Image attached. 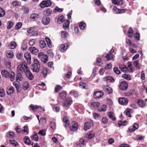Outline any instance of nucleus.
<instances>
[{
    "instance_id": "nucleus-49",
    "label": "nucleus",
    "mask_w": 147,
    "mask_h": 147,
    "mask_svg": "<svg viewBox=\"0 0 147 147\" xmlns=\"http://www.w3.org/2000/svg\"><path fill=\"white\" fill-rule=\"evenodd\" d=\"M13 25V23L11 21L8 22L7 24V28L8 29H10L12 26Z\"/></svg>"
},
{
    "instance_id": "nucleus-29",
    "label": "nucleus",
    "mask_w": 147,
    "mask_h": 147,
    "mask_svg": "<svg viewBox=\"0 0 147 147\" xmlns=\"http://www.w3.org/2000/svg\"><path fill=\"white\" fill-rule=\"evenodd\" d=\"M103 79L105 81H109L110 82H112L114 81V79L111 76H105L103 78Z\"/></svg>"
},
{
    "instance_id": "nucleus-48",
    "label": "nucleus",
    "mask_w": 147,
    "mask_h": 147,
    "mask_svg": "<svg viewBox=\"0 0 147 147\" xmlns=\"http://www.w3.org/2000/svg\"><path fill=\"white\" fill-rule=\"evenodd\" d=\"M13 84L14 86L16 88L17 92H19L20 90V86L18 84H16V83L15 82L13 83Z\"/></svg>"
},
{
    "instance_id": "nucleus-28",
    "label": "nucleus",
    "mask_w": 147,
    "mask_h": 147,
    "mask_svg": "<svg viewBox=\"0 0 147 147\" xmlns=\"http://www.w3.org/2000/svg\"><path fill=\"white\" fill-rule=\"evenodd\" d=\"M16 44L14 41H12L9 45V48L11 49H14L16 47Z\"/></svg>"
},
{
    "instance_id": "nucleus-19",
    "label": "nucleus",
    "mask_w": 147,
    "mask_h": 147,
    "mask_svg": "<svg viewBox=\"0 0 147 147\" xmlns=\"http://www.w3.org/2000/svg\"><path fill=\"white\" fill-rule=\"evenodd\" d=\"M79 141L81 142V143L79 142L76 143L74 144V147H81V144L83 145L84 144V142L85 141L83 138H80Z\"/></svg>"
},
{
    "instance_id": "nucleus-11",
    "label": "nucleus",
    "mask_w": 147,
    "mask_h": 147,
    "mask_svg": "<svg viewBox=\"0 0 147 147\" xmlns=\"http://www.w3.org/2000/svg\"><path fill=\"white\" fill-rule=\"evenodd\" d=\"M24 73L26 75V77L30 80H33L34 76L32 74L30 71L29 69H28Z\"/></svg>"
},
{
    "instance_id": "nucleus-17",
    "label": "nucleus",
    "mask_w": 147,
    "mask_h": 147,
    "mask_svg": "<svg viewBox=\"0 0 147 147\" xmlns=\"http://www.w3.org/2000/svg\"><path fill=\"white\" fill-rule=\"evenodd\" d=\"M136 102L139 106L141 107H144L146 105V102L141 99L137 100Z\"/></svg>"
},
{
    "instance_id": "nucleus-51",
    "label": "nucleus",
    "mask_w": 147,
    "mask_h": 147,
    "mask_svg": "<svg viewBox=\"0 0 147 147\" xmlns=\"http://www.w3.org/2000/svg\"><path fill=\"white\" fill-rule=\"evenodd\" d=\"M86 26V24L83 22L81 23L79 25V27L82 30H83L84 29Z\"/></svg>"
},
{
    "instance_id": "nucleus-44",
    "label": "nucleus",
    "mask_w": 147,
    "mask_h": 147,
    "mask_svg": "<svg viewBox=\"0 0 147 147\" xmlns=\"http://www.w3.org/2000/svg\"><path fill=\"white\" fill-rule=\"evenodd\" d=\"M64 21V17L63 16L59 17L58 19V23L60 24L63 23Z\"/></svg>"
},
{
    "instance_id": "nucleus-57",
    "label": "nucleus",
    "mask_w": 147,
    "mask_h": 147,
    "mask_svg": "<svg viewBox=\"0 0 147 147\" xmlns=\"http://www.w3.org/2000/svg\"><path fill=\"white\" fill-rule=\"evenodd\" d=\"M50 127L53 129H55L56 127L55 122L54 121L51 122Z\"/></svg>"
},
{
    "instance_id": "nucleus-37",
    "label": "nucleus",
    "mask_w": 147,
    "mask_h": 147,
    "mask_svg": "<svg viewBox=\"0 0 147 147\" xmlns=\"http://www.w3.org/2000/svg\"><path fill=\"white\" fill-rule=\"evenodd\" d=\"M106 110V106L105 105H103L100 106L98 109V110L100 111H105Z\"/></svg>"
},
{
    "instance_id": "nucleus-47",
    "label": "nucleus",
    "mask_w": 147,
    "mask_h": 147,
    "mask_svg": "<svg viewBox=\"0 0 147 147\" xmlns=\"http://www.w3.org/2000/svg\"><path fill=\"white\" fill-rule=\"evenodd\" d=\"M5 12L4 10L2 8L0 7V17H3L4 16Z\"/></svg>"
},
{
    "instance_id": "nucleus-18",
    "label": "nucleus",
    "mask_w": 147,
    "mask_h": 147,
    "mask_svg": "<svg viewBox=\"0 0 147 147\" xmlns=\"http://www.w3.org/2000/svg\"><path fill=\"white\" fill-rule=\"evenodd\" d=\"M29 107L32 110L34 111H36L37 110L38 108L39 107L40 108L42 111H45L44 109L42 108L41 106H38L37 105H33L31 104L30 105Z\"/></svg>"
},
{
    "instance_id": "nucleus-6",
    "label": "nucleus",
    "mask_w": 147,
    "mask_h": 147,
    "mask_svg": "<svg viewBox=\"0 0 147 147\" xmlns=\"http://www.w3.org/2000/svg\"><path fill=\"white\" fill-rule=\"evenodd\" d=\"M128 85L127 82L122 81L120 84L119 86V88L121 90H125L127 88Z\"/></svg>"
},
{
    "instance_id": "nucleus-54",
    "label": "nucleus",
    "mask_w": 147,
    "mask_h": 147,
    "mask_svg": "<svg viewBox=\"0 0 147 147\" xmlns=\"http://www.w3.org/2000/svg\"><path fill=\"white\" fill-rule=\"evenodd\" d=\"M23 57V54L20 52H18L17 54L16 57L19 59H21Z\"/></svg>"
},
{
    "instance_id": "nucleus-16",
    "label": "nucleus",
    "mask_w": 147,
    "mask_h": 147,
    "mask_svg": "<svg viewBox=\"0 0 147 147\" xmlns=\"http://www.w3.org/2000/svg\"><path fill=\"white\" fill-rule=\"evenodd\" d=\"M69 45V42H67L66 44L61 45L60 47V50L62 52L66 51Z\"/></svg>"
},
{
    "instance_id": "nucleus-38",
    "label": "nucleus",
    "mask_w": 147,
    "mask_h": 147,
    "mask_svg": "<svg viewBox=\"0 0 147 147\" xmlns=\"http://www.w3.org/2000/svg\"><path fill=\"white\" fill-rule=\"evenodd\" d=\"M100 105V103L98 102H94L91 103L92 106L94 107V108L98 107Z\"/></svg>"
},
{
    "instance_id": "nucleus-25",
    "label": "nucleus",
    "mask_w": 147,
    "mask_h": 147,
    "mask_svg": "<svg viewBox=\"0 0 147 147\" xmlns=\"http://www.w3.org/2000/svg\"><path fill=\"white\" fill-rule=\"evenodd\" d=\"M9 75H8V78H9L11 81H13L15 78V73L11 71L9 72Z\"/></svg>"
},
{
    "instance_id": "nucleus-55",
    "label": "nucleus",
    "mask_w": 147,
    "mask_h": 147,
    "mask_svg": "<svg viewBox=\"0 0 147 147\" xmlns=\"http://www.w3.org/2000/svg\"><path fill=\"white\" fill-rule=\"evenodd\" d=\"M22 24L21 22L18 23L16 26V28L18 30L22 26Z\"/></svg>"
},
{
    "instance_id": "nucleus-10",
    "label": "nucleus",
    "mask_w": 147,
    "mask_h": 147,
    "mask_svg": "<svg viewBox=\"0 0 147 147\" xmlns=\"http://www.w3.org/2000/svg\"><path fill=\"white\" fill-rule=\"evenodd\" d=\"M118 101L120 104L124 105H126L128 102V100L125 98H120Z\"/></svg>"
},
{
    "instance_id": "nucleus-4",
    "label": "nucleus",
    "mask_w": 147,
    "mask_h": 147,
    "mask_svg": "<svg viewBox=\"0 0 147 147\" xmlns=\"http://www.w3.org/2000/svg\"><path fill=\"white\" fill-rule=\"evenodd\" d=\"M78 127V123L75 121L71 122L69 126L70 130L71 131H75L77 130Z\"/></svg>"
},
{
    "instance_id": "nucleus-14",
    "label": "nucleus",
    "mask_w": 147,
    "mask_h": 147,
    "mask_svg": "<svg viewBox=\"0 0 147 147\" xmlns=\"http://www.w3.org/2000/svg\"><path fill=\"white\" fill-rule=\"evenodd\" d=\"M102 88L104 90L107 92L109 94H111L113 92L112 89L108 86L102 85Z\"/></svg>"
},
{
    "instance_id": "nucleus-27",
    "label": "nucleus",
    "mask_w": 147,
    "mask_h": 147,
    "mask_svg": "<svg viewBox=\"0 0 147 147\" xmlns=\"http://www.w3.org/2000/svg\"><path fill=\"white\" fill-rule=\"evenodd\" d=\"M9 72H8L7 70H4L2 71L1 74L5 78H8V75H9Z\"/></svg>"
},
{
    "instance_id": "nucleus-32",
    "label": "nucleus",
    "mask_w": 147,
    "mask_h": 147,
    "mask_svg": "<svg viewBox=\"0 0 147 147\" xmlns=\"http://www.w3.org/2000/svg\"><path fill=\"white\" fill-rule=\"evenodd\" d=\"M108 115L109 117L112 119L114 121L115 119V117L114 116V113L112 112H110L108 113Z\"/></svg>"
},
{
    "instance_id": "nucleus-45",
    "label": "nucleus",
    "mask_w": 147,
    "mask_h": 147,
    "mask_svg": "<svg viewBox=\"0 0 147 147\" xmlns=\"http://www.w3.org/2000/svg\"><path fill=\"white\" fill-rule=\"evenodd\" d=\"M112 3L115 5H121L123 3L122 0H120L119 2H117V0H111Z\"/></svg>"
},
{
    "instance_id": "nucleus-62",
    "label": "nucleus",
    "mask_w": 147,
    "mask_h": 147,
    "mask_svg": "<svg viewBox=\"0 0 147 147\" xmlns=\"http://www.w3.org/2000/svg\"><path fill=\"white\" fill-rule=\"evenodd\" d=\"M5 95V92L3 89H0V96L3 97Z\"/></svg>"
},
{
    "instance_id": "nucleus-23",
    "label": "nucleus",
    "mask_w": 147,
    "mask_h": 147,
    "mask_svg": "<svg viewBox=\"0 0 147 147\" xmlns=\"http://www.w3.org/2000/svg\"><path fill=\"white\" fill-rule=\"evenodd\" d=\"M50 19L49 18H43L42 22L44 25H47L50 22Z\"/></svg>"
},
{
    "instance_id": "nucleus-43",
    "label": "nucleus",
    "mask_w": 147,
    "mask_h": 147,
    "mask_svg": "<svg viewBox=\"0 0 147 147\" xmlns=\"http://www.w3.org/2000/svg\"><path fill=\"white\" fill-rule=\"evenodd\" d=\"M122 77L125 79L128 80H130L131 79L130 75L126 74H123Z\"/></svg>"
},
{
    "instance_id": "nucleus-3",
    "label": "nucleus",
    "mask_w": 147,
    "mask_h": 147,
    "mask_svg": "<svg viewBox=\"0 0 147 147\" xmlns=\"http://www.w3.org/2000/svg\"><path fill=\"white\" fill-rule=\"evenodd\" d=\"M93 121L90 120L88 121L85 122L84 123L83 128L84 130L86 131L90 129L91 127L93 126Z\"/></svg>"
},
{
    "instance_id": "nucleus-22",
    "label": "nucleus",
    "mask_w": 147,
    "mask_h": 147,
    "mask_svg": "<svg viewBox=\"0 0 147 147\" xmlns=\"http://www.w3.org/2000/svg\"><path fill=\"white\" fill-rule=\"evenodd\" d=\"M69 21L67 20L63 24V27L64 29L67 30L68 29L69 25Z\"/></svg>"
},
{
    "instance_id": "nucleus-24",
    "label": "nucleus",
    "mask_w": 147,
    "mask_h": 147,
    "mask_svg": "<svg viewBox=\"0 0 147 147\" xmlns=\"http://www.w3.org/2000/svg\"><path fill=\"white\" fill-rule=\"evenodd\" d=\"M39 17V15L36 13H33L31 14L30 16V19L32 20H36Z\"/></svg>"
},
{
    "instance_id": "nucleus-52",
    "label": "nucleus",
    "mask_w": 147,
    "mask_h": 147,
    "mask_svg": "<svg viewBox=\"0 0 147 147\" xmlns=\"http://www.w3.org/2000/svg\"><path fill=\"white\" fill-rule=\"evenodd\" d=\"M14 132H11L7 134L6 135V136L7 137L12 138L14 137Z\"/></svg>"
},
{
    "instance_id": "nucleus-59",
    "label": "nucleus",
    "mask_w": 147,
    "mask_h": 147,
    "mask_svg": "<svg viewBox=\"0 0 147 147\" xmlns=\"http://www.w3.org/2000/svg\"><path fill=\"white\" fill-rule=\"evenodd\" d=\"M25 140V143L27 145H30L31 144V142L30 138H24Z\"/></svg>"
},
{
    "instance_id": "nucleus-56",
    "label": "nucleus",
    "mask_w": 147,
    "mask_h": 147,
    "mask_svg": "<svg viewBox=\"0 0 147 147\" xmlns=\"http://www.w3.org/2000/svg\"><path fill=\"white\" fill-rule=\"evenodd\" d=\"M61 35L62 38H64L67 36L68 35V34L66 32L62 31L61 32Z\"/></svg>"
},
{
    "instance_id": "nucleus-36",
    "label": "nucleus",
    "mask_w": 147,
    "mask_h": 147,
    "mask_svg": "<svg viewBox=\"0 0 147 147\" xmlns=\"http://www.w3.org/2000/svg\"><path fill=\"white\" fill-rule=\"evenodd\" d=\"M133 34V32L132 28L131 27H130L128 32V36L129 38H131Z\"/></svg>"
},
{
    "instance_id": "nucleus-33",
    "label": "nucleus",
    "mask_w": 147,
    "mask_h": 147,
    "mask_svg": "<svg viewBox=\"0 0 147 147\" xmlns=\"http://www.w3.org/2000/svg\"><path fill=\"white\" fill-rule=\"evenodd\" d=\"M22 86L23 89L24 90H27L29 87V84L27 82H24Z\"/></svg>"
},
{
    "instance_id": "nucleus-58",
    "label": "nucleus",
    "mask_w": 147,
    "mask_h": 147,
    "mask_svg": "<svg viewBox=\"0 0 147 147\" xmlns=\"http://www.w3.org/2000/svg\"><path fill=\"white\" fill-rule=\"evenodd\" d=\"M9 141L11 144L14 146H16L18 144V143L16 141L10 140Z\"/></svg>"
},
{
    "instance_id": "nucleus-35",
    "label": "nucleus",
    "mask_w": 147,
    "mask_h": 147,
    "mask_svg": "<svg viewBox=\"0 0 147 147\" xmlns=\"http://www.w3.org/2000/svg\"><path fill=\"white\" fill-rule=\"evenodd\" d=\"M59 96L62 99H64L66 97V92L63 91L59 94Z\"/></svg>"
},
{
    "instance_id": "nucleus-53",
    "label": "nucleus",
    "mask_w": 147,
    "mask_h": 147,
    "mask_svg": "<svg viewBox=\"0 0 147 147\" xmlns=\"http://www.w3.org/2000/svg\"><path fill=\"white\" fill-rule=\"evenodd\" d=\"M38 134L41 136H44L46 135V131L44 129H42L39 131Z\"/></svg>"
},
{
    "instance_id": "nucleus-2",
    "label": "nucleus",
    "mask_w": 147,
    "mask_h": 147,
    "mask_svg": "<svg viewBox=\"0 0 147 147\" xmlns=\"http://www.w3.org/2000/svg\"><path fill=\"white\" fill-rule=\"evenodd\" d=\"M29 68L26 63L24 61L21 64H20L18 66L17 70L18 72H22L24 71L25 72Z\"/></svg>"
},
{
    "instance_id": "nucleus-12",
    "label": "nucleus",
    "mask_w": 147,
    "mask_h": 147,
    "mask_svg": "<svg viewBox=\"0 0 147 147\" xmlns=\"http://www.w3.org/2000/svg\"><path fill=\"white\" fill-rule=\"evenodd\" d=\"M95 132L93 130H91L84 136L85 138H93L95 136Z\"/></svg>"
},
{
    "instance_id": "nucleus-41",
    "label": "nucleus",
    "mask_w": 147,
    "mask_h": 147,
    "mask_svg": "<svg viewBox=\"0 0 147 147\" xmlns=\"http://www.w3.org/2000/svg\"><path fill=\"white\" fill-rule=\"evenodd\" d=\"M134 65L138 69H139L140 67V64L139 63V61L138 60H136L134 62Z\"/></svg>"
},
{
    "instance_id": "nucleus-40",
    "label": "nucleus",
    "mask_w": 147,
    "mask_h": 147,
    "mask_svg": "<svg viewBox=\"0 0 147 147\" xmlns=\"http://www.w3.org/2000/svg\"><path fill=\"white\" fill-rule=\"evenodd\" d=\"M40 46L41 48H45L46 46V44L44 41L40 40Z\"/></svg>"
},
{
    "instance_id": "nucleus-50",
    "label": "nucleus",
    "mask_w": 147,
    "mask_h": 147,
    "mask_svg": "<svg viewBox=\"0 0 147 147\" xmlns=\"http://www.w3.org/2000/svg\"><path fill=\"white\" fill-rule=\"evenodd\" d=\"M69 94H73L74 96L76 97H77L78 96V92L74 91L70 92Z\"/></svg>"
},
{
    "instance_id": "nucleus-60",
    "label": "nucleus",
    "mask_w": 147,
    "mask_h": 147,
    "mask_svg": "<svg viewBox=\"0 0 147 147\" xmlns=\"http://www.w3.org/2000/svg\"><path fill=\"white\" fill-rule=\"evenodd\" d=\"M5 64L7 68H9L11 67V63L10 61H6L5 62Z\"/></svg>"
},
{
    "instance_id": "nucleus-31",
    "label": "nucleus",
    "mask_w": 147,
    "mask_h": 147,
    "mask_svg": "<svg viewBox=\"0 0 147 147\" xmlns=\"http://www.w3.org/2000/svg\"><path fill=\"white\" fill-rule=\"evenodd\" d=\"M22 79L23 78L22 77L20 72H18L16 75V80L17 81H21Z\"/></svg>"
},
{
    "instance_id": "nucleus-34",
    "label": "nucleus",
    "mask_w": 147,
    "mask_h": 147,
    "mask_svg": "<svg viewBox=\"0 0 147 147\" xmlns=\"http://www.w3.org/2000/svg\"><path fill=\"white\" fill-rule=\"evenodd\" d=\"M41 60L44 63H45L48 61V56L46 55H44L42 57Z\"/></svg>"
},
{
    "instance_id": "nucleus-8",
    "label": "nucleus",
    "mask_w": 147,
    "mask_h": 147,
    "mask_svg": "<svg viewBox=\"0 0 147 147\" xmlns=\"http://www.w3.org/2000/svg\"><path fill=\"white\" fill-rule=\"evenodd\" d=\"M51 4V1L49 0L42 1L41 3L40 4V6L42 8H43L45 7H48Z\"/></svg>"
},
{
    "instance_id": "nucleus-39",
    "label": "nucleus",
    "mask_w": 147,
    "mask_h": 147,
    "mask_svg": "<svg viewBox=\"0 0 147 147\" xmlns=\"http://www.w3.org/2000/svg\"><path fill=\"white\" fill-rule=\"evenodd\" d=\"M29 49L31 52L33 54H34L37 53L38 51L37 49H36L34 47H31L29 48Z\"/></svg>"
},
{
    "instance_id": "nucleus-30",
    "label": "nucleus",
    "mask_w": 147,
    "mask_h": 147,
    "mask_svg": "<svg viewBox=\"0 0 147 147\" xmlns=\"http://www.w3.org/2000/svg\"><path fill=\"white\" fill-rule=\"evenodd\" d=\"M45 39L48 46L50 48H52V46L51 43V41L50 39L48 37H45Z\"/></svg>"
},
{
    "instance_id": "nucleus-26",
    "label": "nucleus",
    "mask_w": 147,
    "mask_h": 147,
    "mask_svg": "<svg viewBox=\"0 0 147 147\" xmlns=\"http://www.w3.org/2000/svg\"><path fill=\"white\" fill-rule=\"evenodd\" d=\"M63 121L65 123V127H68L69 124V121L68 120V119L67 117H64L63 118Z\"/></svg>"
},
{
    "instance_id": "nucleus-13",
    "label": "nucleus",
    "mask_w": 147,
    "mask_h": 147,
    "mask_svg": "<svg viewBox=\"0 0 147 147\" xmlns=\"http://www.w3.org/2000/svg\"><path fill=\"white\" fill-rule=\"evenodd\" d=\"M103 93L102 91H96L95 92L93 95L94 98H99L103 96Z\"/></svg>"
},
{
    "instance_id": "nucleus-7",
    "label": "nucleus",
    "mask_w": 147,
    "mask_h": 147,
    "mask_svg": "<svg viewBox=\"0 0 147 147\" xmlns=\"http://www.w3.org/2000/svg\"><path fill=\"white\" fill-rule=\"evenodd\" d=\"M72 102V101L71 98H67L63 103V107L68 108L71 105Z\"/></svg>"
},
{
    "instance_id": "nucleus-42",
    "label": "nucleus",
    "mask_w": 147,
    "mask_h": 147,
    "mask_svg": "<svg viewBox=\"0 0 147 147\" xmlns=\"http://www.w3.org/2000/svg\"><path fill=\"white\" fill-rule=\"evenodd\" d=\"M63 9L61 8H60L57 7H56L54 8L53 9V11L55 12H62L63 11Z\"/></svg>"
},
{
    "instance_id": "nucleus-64",
    "label": "nucleus",
    "mask_w": 147,
    "mask_h": 147,
    "mask_svg": "<svg viewBox=\"0 0 147 147\" xmlns=\"http://www.w3.org/2000/svg\"><path fill=\"white\" fill-rule=\"evenodd\" d=\"M93 116L95 119H98L100 117V116L99 115L96 113H94L93 114Z\"/></svg>"
},
{
    "instance_id": "nucleus-1",
    "label": "nucleus",
    "mask_w": 147,
    "mask_h": 147,
    "mask_svg": "<svg viewBox=\"0 0 147 147\" xmlns=\"http://www.w3.org/2000/svg\"><path fill=\"white\" fill-rule=\"evenodd\" d=\"M40 64V62L36 59H34L32 70L33 72L38 73L39 71Z\"/></svg>"
},
{
    "instance_id": "nucleus-15",
    "label": "nucleus",
    "mask_w": 147,
    "mask_h": 147,
    "mask_svg": "<svg viewBox=\"0 0 147 147\" xmlns=\"http://www.w3.org/2000/svg\"><path fill=\"white\" fill-rule=\"evenodd\" d=\"M24 57L25 59H26V60L27 61L28 64H30L31 57L30 53L28 52L24 54Z\"/></svg>"
},
{
    "instance_id": "nucleus-63",
    "label": "nucleus",
    "mask_w": 147,
    "mask_h": 147,
    "mask_svg": "<svg viewBox=\"0 0 147 147\" xmlns=\"http://www.w3.org/2000/svg\"><path fill=\"white\" fill-rule=\"evenodd\" d=\"M61 89L62 87L61 86L59 85H57L55 87V92H57L59 91Z\"/></svg>"
},
{
    "instance_id": "nucleus-61",
    "label": "nucleus",
    "mask_w": 147,
    "mask_h": 147,
    "mask_svg": "<svg viewBox=\"0 0 147 147\" xmlns=\"http://www.w3.org/2000/svg\"><path fill=\"white\" fill-rule=\"evenodd\" d=\"M85 84L83 82H80L79 84L80 88L82 89H86L85 88Z\"/></svg>"
},
{
    "instance_id": "nucleus-46",
    "label": "nucleus",
    "mask_w": 147,
    "mask_h": 147,
    "mask_svg": "<svg viewBox=\"0 0 147 147\" xmlns=\"http://www.w3.org/2000/svg\"><path fill=\"white\" fill-rule=\"evenodd\" d=\"M7 57L9 58H11L13 56V54L11 51H9L7 52Z\"/></svg>"
},
{
    "instance_id": "nucleus-20",
    "label": "nucleus",
    "mask_w": 147,
    "mask_h": 147,
    "mask_svg": "<svg viewBox=\"0 0 147 147\" xmlns=\"http://www.w3.org/2000/svg\"><path fill=\"white\" fill-rule=\"evenodd\" d=\"M119 67L122 71L124 72H128V69L127 68L125 65L120 64L119 65Z\"/></svg>"
},
{
    "instance_id": "nucleus-21",
    "label": "nucleus",
    "mask_w": 147,
    "mask_h": 147,
    "mask_svg": "<svg viewBox=\"0 0 147 147\" xmlns=\"http://www.w3.org/2000/svg\"><path fill=\"white\" fill-rule=\"evenodd\" d=\"M14 90L13 88L11 86H9L7 88V92L8 94H13V93Z\"/></svg>"
},
{
    "instance_id": "nucleus-9",
    "label": "nucleus",
    "mask_w": 147,
    "mask_h": 147,
    "mask_svg": "<svg viewBox=\"0 0 147 147\" xmlns=\"http://www.w3.org/2000/svg\"><path fill=\"white\" fill-rule=\"evenodd\" d=\"M114 52V50L112 49L110 51V52L105 57L107 61L111 60L113 58L114 55L113 53Z\"/></svg>"
},
{
    "instance_id": "nucleus-5",
    "label": "nucleus",
    "mask_w": 147,
    "mask_h": 147,
    "mask_svg": "<svg viewBox=\"0 0 147 147\" xmlns=\"http://www.w3.org/2000/svg\"><path fill=\"white\" fill-rule=\"evenodd\" d=\"M138 124L136 123H135L133 125L130 126L129 127L128 131L129 133L134 132L136 130L138 129Z\"/></svg>"
}]
</instances>
